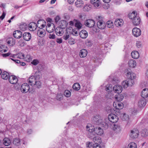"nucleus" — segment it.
Instances as JSON below:
<instances>
[{
    "instance_id": "nucleus-1",
    "label": "nucleus",
    "mask_w": 148,
    "mask_h": 148,
    "mask_svg": "<svg viewBox=\"0 0 148 148\" xmlns=\"http://www.w3.org/2000/svg\"><path fill=\"white\" fill-rule=\"evenodd\" d=\"M118 119L119 117L118 116L114 114H110L108 116V121H104L102 117L97 115L93 117L92 122L95 124L101 125L105 129H107L109 127L111 128L112 126L114 125L113 129L115 130L117 129V126L113 123L117 122Z\"/></svg>"
},
{
    "instance_id": "nucleus-2",
    "label": "nucleus",
    "mask_w": 148,
    "mask_h": 148,
    "mask_svg": "<svg viewBox=\"0 0 148 148\" xmlns=\"http://www.w3.org/2000/svg\"><path fill=\"white\" fill-rule=\"evenodd\" d=\"M127 75L128 79L125 81H123V83H129L130 81H131V83H133L132 81L135 77V74L132 72L129 71L127 73Z\"/></svg>"
},
{
    "instance_id": "nucleus-3",
    "label": "nucleus",
    "mask_w": 148,
    "mask_h": 148,
    "mask_svg": "<svg viewBox=\"0 0 148 148\" xmlns=\"http://www.w3.org/2000/svg\"><path fill=\"white\" fill-rule=\"evenodd\" d=\"M116 114L118 116L120 117L123 121H127L129 119L128 116L125 113L123 114L122 113L121 110H119V112L116 111Z\"/></svg>"
},
{
    "instance_id": "nucleus-4",
    "label": "nucleus",
    "mask_w": 148,
    "mask_h": 148,
    "mask_svg": "<svg viewBox=\"0 0 148 148\" xmlns=\"http://www.w3.org/2000/svg\"><path fill=\"white\" fill-rule=\"evenodd\" d=\"M139 135V131L136 129H133L130 131V136L132 138H137Z\"/></svg>"
},
{
    "instance_id": "nucleus-5",
    "label": "nucleus",
    "mask_w": 148,
    "mask_h": 148,
    "mask_svg": "<svg viewBox=\"0 0 148 148\" xmlns=\"http://www.w3.org/2000/svg\"><path fill=\"white\" fill-rule=\"evenodd\" d=\"M84 24L87 27H92L95 25V22L93 20L89 19L85 21Z\"/></svg>"
},
{
    "instance_id": "nucleus-6",
    "label": "nucleus",
    "mask_w": 148,
    "mask_h": 148,
    "mask_svg": "<svg viewBox=\"0 0 148 148\" xmlns=\"http://www.w3.org/2000/svg\"><path fill=\"white\" fill-rule=\"evenodd\" d=\"M46 29L48 32L51 33L53 32L55 29V25L53 23L48 24L46 26Z\"/></svg>"
},
{
    "instance_id": "nucleus-7",
    "label": "nucleus",
    "mask_w": 148,
    "mask_h": 148,
    "mask_svg": "<svg viewBox=\"0 0 148 148\" xmlns=\"http://www.w3.org/2000/svg\"><path fill=\"white\" fill-rule=\"evenodd\" d=\"M30 89V87L28 84H22L21 87V92L23 93L27 92Z\"/></svg>"
},
{
    "instance_id": "nucleus-8",
    "label": "nucleus",
    "mask_w": 148,
    "mask_h": 148,
    "mask_svg": "<svg viewBox=\"0 0 148 148\" xmlns=\"http://www.w3.org/2000/svg\"><path fill=\"white\" fill-rule=\"evenodd\" d=\"M9 77V81L10 83H17L18 79L16 76L10 75Z\"/></svg>"
},
{
    "instance_id": "nucleus-9",
    "label": "nucleus",
    "mask_w": 148,
    "mask_h": 148,
    "mask_svg": "<svg viewBox=\"0 0 148 148\" xmlns=\"http://www.w3.org/2000/svg\"><path fill=\"white\" fill-rule=\"evenodd\" d=\"M132 34L134 36L137 37L140 35L141 31L139 29L135 27L132 30Z\"/></svg>"
},
{
    "instance_id": "nucleus-10",
    "label": "nucleus",
    "mask_w": 148,
    "mask_h": 148,
    "mask_svg": "<svg viewBox=\"0 0 148 148\" xmlns=\"http://www.w3.org/2000/svg\"><path fill=\"white\" fill-rule=\"evenodd\" d=\"M37 26H38V25H37L35 23L32 22L30 23L29 24L28 27L30 30L34 31L36 29Z\"/></svg>"
},
{
    "instance_id": "nucleus-11",
    "label": "nucleus",
    "mask_w": 148,
    "mask_h": 148,
    "mask_svg": "<svg viewBox=\"0 0 148 148\" xmlns=\"http://www.w3.org/2000/svg\"><path fill=\"white\" fill-rule=\"evenodd\" d=\"M23 37L25 40L28 41L31 38V35L29 32H25L23 34Z\"/></svg>"
},
{
    "instance_id": "nucleus-12",
    "label": "nucleus",
    "mask_w": 148,
    "mask_h": 148,
    "mask_svg": "<svg viewBox=\"0 0 148 148\" xmlns=\"http://www.w3.org/2000/svg\"><path fill=\"white\" fill-rule=\"evenodd\" d=\"M113 89L116 93L118 94L121 92L122 88L121 86L117 84L113 88Z\"/></svg>"
},
{
    "instance_id": "nucleus-13",
    "label": "nucleus",
    "mask_w": 148,
    "mask_h": 148,
    "mask_svg": "<svg viewBox=\"0 0 148 148\" xmlns=\"http://www.w3.org/2000/svg\"><path fill=\"white\" fill-rule=\"evenodd\" d=\"M45 34V31L41 28L38 29L37 32V34L40 37H42L44 36Z\"/></svg>"
},
{
    "instance_id": "nucleus-14",
    "label": "nucleus",
    "mask_w": 148,
    "mask_h": 148,
    "mask_svg": "<svg viewBox=\"0 0 148 148\" xmlns=\"http://www.w3.org/2000/svg\"><path fill=\"white\" fill-rule=\"evenodd\" d=\"M80 37L83 39H85L88 36V34L87 32L85 30H82L79 32Z\"/></svg>"
},
{
    "instance_id": "nucleus-15",
    "label": "nucleus",
    "mask_w": 148,
    "mask_h": 148,
    "mask_svg": "<svg viewBox=\"0 0 148 148\" xmlns=\"http://www.w3.org/2000/svg\"><path fill=\"white\" fill-rule=\"evenodd\" d=\"M117 106H116V104L115 103H114L113 105L116 109H118L117 111L119 112V110L122 109L123 107V104L121 103L117 102Z\"/></svg>"
},
{
    "instance_id": "nucleus-16",
    "label": "nucleus",
    "mask_w": 148,
    "mask_h": 148,
    "mask_svg": "<svg viewBox=\"0 0 148 148\" xmlns=\"http://www.w3.org/2000/svg\"><path fill=\"white\" fill-rule=\"evenodd\" d=\"M141 95L143 98H146L148 97V89L145 88L142 91Z\"/></svg>"
},
{
    "instance_id": "nucleus-17",
    "label": "nucleus",
    "mask_w": 148,
    "mask_h": 148,
    "mask_svg": "<svg viewBox=\"0 0 148 148\" xmlns=\"http://www.w3.org/2000/svg\"><path fill=\"white\" fill-rule=\"evenodd\" d=\"M95 132L97 135H101L103 134V130L100 127H97L95 128Z\"/></svg>"
},
{
    "instance_id": "nucleus-18",
    "label": "nucleus",
    "mask_w": 148,
    "mask_h": 148,
    "mask_svg": "<svg viewBox=\"0 0 148 148\" xmlns=\"http://www.w3.org/2000/svg\"><path fill=\"white\" fill-rule=\"evenodd\" d=\"M132 22L134 25L136 26L140 24V19L139 16H136L134 19L132 20Z\"/></svg>"
},
{
    "instance_id": "nucleus-19",
    "label": "nucleus",
    "mask_w": 148,
    "mask_h": 148,
    "mask_svg": "<svg viewBox=\"0 0 148 148\" xmlns=\"http://www.w3.org/2000/svg\"><path fill=\"white\" fill-rule=\"evenodd\" d=\"M97 25L98 28L101 29H104L106 26L105 23H103L102 21L97 22Z\"/></svg>"
},
{
    "instance_id": "nucleus-20",
    "label": "nucleus",
    "mask_w": 148,
    "mask_h": 148,
    "mask_svg": "<svg viewBox=\"0 0 148 148\" xmlns=\"http://www.w3.org/2000/svg\"><path fill=\"white\" fill-rule=\"evenodd\" d=\"M146 104L145 99H142L139 100L138 102V105L140 107H144Z\"/></svg>"
},
{
    "instance_id": "nucleus-21",
    "label": "nucleus",
    "mask_w": 148,
    "mask_h": 148,
    "mask_svg": "<svg viewBox=\"0 0 148 148\" xmlns=\"http://www.w3.org/2000/svg\"><path fill=\"white\" fill-rule=\"evenodd\" d=\"M75 4L77 8H81L83 6L84 2L82 0H77L75 2Z\"/></svg>"
},
{
    "instance_id": "nucleus-22",
    "label": "nucleus",
    "mask_w": 148,
    "mask_h": 148,
    "mask_svg": "<svg viewBox=\"0 0 148 148\" xmlns=\"http://www.w3.org/2000/svg\"><path fill=\"white\" fill-rule=\"evenodd\" d=\"M90 3L95 7H98L100 4V0H90Z\"/></svg>"
},
{
    "instance_id": "nucleus-23",
    "label": "nucleus",
    "mask_w": 148,
    "mask_h": 148,
    "mask_svg": "<svg viewBox=\"0 0 148 148\" xmlns=\"http://www.w3.org/2000/svg\"><path fill=\"white\" fill-rule=\"evenodd\" d=\"M87 54V50L83 49L80 50L79 55L81 58H84L86 56Z\"/></svg>"
},
{
    "instance_id": "nucleus-24",
    "label": "nucleus",
    "mask_w": 148,
    "mask_h": 148,
    "mask_svg": "<svg viewBox=\"0 0 148 148\" xmlns=\"http://www.w3.org/2000/svg\"><path fill=\"white\" fill-rule=\"evenodd\" d=\"M86 130L89 132L91 133L95 132V128L94 126H92L90 124L88 125L86 127Z\"/></svg>"
},
{
    "instance_id": "nucleus-25",
    "label": "nucleus",
    "mask_w": 148,
    "mask_h": 148,
    "mask_svg": "<svg viewBox=\"0 0 148 148\" xmlns=\"http://www.w3.org/2000/svg\"><path fill=\"white\" fill-rule=\"evenodd\" d=\"M123 24V20L121 19H116L115 22L114 24L117 27L121 26Z\"/></svg>"
},
{
    "instance_id": "nucleus-26",
    "label": "nucleus",
    "mask_w": 148,
    "mask_h": 148,
    "mask_svg": "<svg viewBox=\"0 0 148 148\" xmlns=\"http://www.w3.org/2000/svg\"><path fill=\"white\" fill-rule=\"evenodd\" d=\"M36 79H37L35 78L34 76H31L28 79V83H32L33 82H35V83H36L37 82Z\"/></svg>"
},
{
    "instance_id": "nucleus-27",
    "label": "nucleus",
    "mask_w": 148,
    "mask_h": 148,
    "mask_svg": "<svg viewBox=\"0 0 148 148\" xmlns=\"http://www.w3.org/2000/svg\"><path fill=\"white\" fill-rule=\"evenodd\" d=\"M131 55L132 58L134 59H137L139 56V53L136 51H134L132 52Z\"/></svg>"
},
{
    "instance_id": "nucleus-28",
    "label": "nucleus",
    "mask_w": 148,
    "mask_h": 148,
    "mask_svg": "<svg viewBox=\"0 0 148 148\" xmlns=\"http://www.w3.org/2000/svg\"><path fill=\"white\" fill-rule=\"evenodd\" d=\"M10 75L6 71H4L1 74L2 78L4 80H6L9 78Z\"/></svg>"
},
{
    "instance_id": "nucleus-29",
    "label": "nucleus",
    "mask_w": 148,
    "mask_h": 148,
    "mask_svg": "<svg viewBox=\"0 0 148 148\" xmlns=\"http://www.w3.org/2000/svg\"><path fill=\"white\" fill-rule=\"evenodd\" d=\"M27 26L25 23H22L19 25V28L23 31H25L27 29Z\"/></svg>"
},
{
    "instance_id": "nucleus-30",
    "label": "nucleus",
    "mask_w": 148,
    "mask_h": 148,
    "mask_svg": "<svg viewBox=\"0 0 148 148\" xmlns=\"http://www.w3.org/2000/svg\"><path fill=\"white\" fill-rule=\"evenodd\" d=\"M129 66L131 67L134 68L136 65V62L133 60H130L128 62Z\"/></svg>"
},
{
    "instance_id": "nucleus-31",
    "label": "nucleus",
    "mask_w": 148,
    "mask_h": 148,
    "mask_svg": "<svg viewBox=\"0 0 148 148\" xmlns=\"http://www.w3.org/2000/svg\"><path fill=\"white\" fill-rule=\"evenodd\" d=\"M114 97L115 99L119 101H122L123 99V95H122L119 94V93L115 95Z\"/></svg>"
},
{
    "instance_id": "nucleus-32",
    "label": "nucleus",
    "mask_w": 148,
    "mask_h": 148,
    "mask_svg": "<svg viewBox=\"0 0 148 148\" xmlns=\"http://www.w3.org/2000/svg\"><path fill=\"white\" fill-rule=\"evenodd\" d=\"M108 82H111L113 83H118L120 82V80L116 77H115L113 78L112 79L110 78Z\"/></svg>"
},
{
    "instance_id": "nucleus-33",
    "label": "nucleus",
    "mask_w": 148,
    "mask_h": 148,
    "mask_svg": "<svg viewBox=\"0 0 148 148\" xmlns=\"http://www.w3.org/2000/svg\"><path fill=\"white\" fill-rule=\"evenodd\" d=\"M138 16L137 15V12L135 11L133 12L132 13L130 14H129V18L132 20L134 19L136 17Z\"/></svg>"
},
{
    "instance_id": "nucleus-34",
    "label": "nucleus",
    "mask_w": 148,
    "mask_h": 148,
    "mask_svg": "<svg viewBox=\"0 0 148 148\" xmlns=\"http://www.w3.org/2000/svg\"><path fill=\"white\" fill-rule=\"evenodd\" d=\"M7 43L10 46H13L15 43V41L12 38H9L7 40Z\"/></svg>"
},
{
    "instance_id": "nucleus-35",
    "label": "nucleus",
    "mask_w": 148,
    "mask_h": 148,
    "mask_svg": "<svg viewBox=\"0 0 148 148\" xmlns=\"http://www.w3.org/2000/svg\"><path fill=\"white\" fill-rule=\"evenodd\" d=\"M113 88L111 84H108L105 86V90L108 92H110L112 90Z\"/></svg>"
},
{
    "instance_id": "nucleus-36",
    "label": "nucleus",
    "mask_w": 148,
    "mask_h": 148,
    "mask_svg": "<svg viewBox=\"0 0 148 148\" xmlns=\"http://www.w3.org/2000/svg\"><path fill=\"white\" fill-rule=\"evenodd\" d=\"M60 24L59 27H61L62 28L65 29L66 28L67 23L66 21L62 20L60 21Z\"/></svg>"
},
{
    "instance_id": "nucleus-37",
    "label": "nucleus",
    "mask_w": 148,
    "mask_h": 148,
    "mask_svg": "<svg viewBox=\"0 0 148 148\" xmlns=\"http://www.w3.org/2000/svg\"><path fill=\"white\" fill-rule=\"evenodd\" d=\"M141 136L143 137H146L148 136V130L144 129L141 132Z\"/></svg>"
},
{
    "instance_id": "nucleus-38",
    "label": "nucleus",
    "mask_w": 148,
    "mask_h": 148,
    "mask_svg": "<svg viewBox=\"0 0 148 148\" xmlns=\"http://www.w3.org/2000/svg\"><path fill=\"white\" fill-rule=\"evenodd\" d=\"M3 144L6 146H8L10 145L11 142L10 140L7 138H5L3 139Z\"/></svg>"
},
{
    "instance_id": "nucleus-39",
    "label": "nucleus",
    "mask_w": 148,
    "mask_h": 148,
    "mask_svg": "<svg viewBox=\"0 0 148 148\" xmlns=\"http://www.w3.org/2000/svg\"><path fill=\"white\" fill-rule=\"evenodd\" d=\"M34 72V76L37 79H38L40 78V71L38 70H36Z\"/></svg>"
},
{
    "instance_id": "nucleus-40",
    "label": "nucleus",
    "mask_w": 148,
    "mask_h": 148,
    "mask_svg": "<svg viewBox=\"0 0 148 148\" xmlns=\"http://www.w3.org/2000/svg\"><path fill=\"white\" fill-rule=\"evenodd\" d=\"M127 148H137V145L134 142H131L128 144Z\"/></svg>"
},
{
    "instance_id": "nucleus-41",
    "label": "nucleus",
    "mask_w": 148,
    "mask_h": 148,
    "mask_svg": "<svg viewBox=\"0 0 148 148\" xmlns=\"http://www.w3.org/2000/svg\"><path fill=\"white\" fill-rule=\"evenodd\" d=\"M72 87L74 90H78L80 89V86L79 84H73Z\"/></svg>"
},
{
    "instance_id": "nucleus-42",
    "label": "nucleus",
    "mask_w": 148,
    "mask_h": 148,
    "mask_svg": "<svg viewBox=\"0 0 148 148\" xmlns=\"http://www.w3.org/2000/svg\"><path fill=\"white\" fill-rule=\"evenodd\" d=\"M31 86H32L33 89H35L36 88H39L41 87V84H31Z\"/></svg>"
},
{
    "instance_id": "nucleus-43",
    "label": "nucleus",
    "mask_w": 148,
    "mask_h": 148,
    "mask_svg": "<svg viewBox=\"0 0 148 148\" xmlns=\"http://www.w3.org/2000/svg\"><path fill=\"white\" fill-rule=\"evenodd\" d=\"M64 95L66 97H69L71 95V92L69 90H66L64 91Z\"/></svg>"
},
{
    "instance_id": "nucleus-44",
    "label": "nucleus",
    "mask_w": 148,
    "mask_h": 148,
    "mask_svg": "<svg viewBox=\"0 0 148 148\" xmlns=\"http://www.w3.org/2000/svg\"><path fill=\"white\" fill-rule=\"evenodd\" d=\"M75 26L78 29H79L82 27V25L80 22L77 21L75 23Z\"/></svg>"
},
{
    "instance_id": "nucleus-45",
    "label": "nucleus",
    "mask_w": 148,
    "mask_h": 148,
    "mask_svg": "<svg viewBox=\"0 0 148 148\" xmlns=\"http://www.w3.org/2000/svg\"><path fill=\"white\" fill-rule=\"evenodd\" d=\"M25 60L28 62H30L33 59V57L29 55H27L25 57Z\"/></svg>"
},
{
    "instance_id": "nucleus-46",
    "label": "nucleus",
    "mask_w": 148,
    "mask_h": 148,
    "mask_svg": "<svg viewBox=\"0 0 148 148\" xmlns=\"http://www.w3.org/2000/svg\"><path fill=\"white\" fill-rule=\"evenodd\" d=\"M68 42L69 44L72 45L75 43V41L74 39L71 38L68 39Z\"/></svg>"
},
{
    "instance_id": "nucleus-47",
    "label": "nucleus",
    "mask_w": 148,
    "mask_h": 148,
    "mask_svg": "<svg viewBox=\"0 0 148 148\" xmlns=\"http://www.w3.org/2000/svg\"><path fill=\"white\" fill-rule=\"evenodd\" d=\"M18 30L14 31L13 33V36L16 38H18Z\"/></svg>"
},
{
    "instance_id": "nucleus-48",
    "label": "nucleus",
    "mask_w": 148,
    "mask_h": 148,
    "mask_svg": "<svg viewBox=\"0 0 148 148\" xmlns=\"http://www.w3.org/2000/svg\"><path fill=\"white\" fill-rule=\"evenodd\" d=\"M93 144L92 142H89L86 144V147L87 148H94Z\"/></svg>"
},
{
    "instance_id": "nucleus-49",
    "label": "nucleus",
    "mask_w": 148,
    "mask_h": 148,
    "mask_svg": "<svg viewBox=\"0 0 148 148\" xmlns=\"http://www.w3.org/2000/svg\"><path fill=\"white\" fill-rule=\"evenodd\" d=\"M63 96L62 94L61 93L58 94L56 96V99L57 100L59 101L62 99Z\"/></svg>"
},
{
    "instance_id": "nucleus-50",
    "label": "nucleus",
    "mask_w": 148,
    "mask_h": 148,
    "mask_svg": "<svg viewBox=\"0 0 148 148\" xmlns=\"http://www.w3.org/2000/svg\"><path fill=\"white\" fill-rule=\"evenodd\" d=\"M113 25V23L111 21H108L107 22V26L108 27H111Z\"/></svg>"
},
{
    "instance_id": "nucleus-51",
    "label": "nucleus",
    "mask_w": 148,
    "mask_h": 148,
    "mask_svg": "<svg viewBox=\"0 0 148 148\" xmlns=\"http://www.w3.org/2000/svg\"><path fill=\"white\" fill-rule=\"evenodd\" d=\"M6 50L5 49V46L3 45H1L0 46V52L3 53L5 52L6 51Z\"/></svg>"
},
{
    "instance_id": "nucleus-52",
    "label": "nucleus",
    "mask_w": 148,
    "mask_h": 148,
    "mask_svg": "<svg viewBox=\"0 0 148 148\" xmlns=\"http://www.w3.org/2000/svg\"><path fill=\"white\" fill-rule=\"evenodd\" d=\"M86 44L87 46L88 47H90L92 46V43L90 40H89L88 39H87L86 41Z\"/></svg>"
},
{
    "instance_id": "nucleus-53",
    "label": "nucleus",
    "mask_w": 148,
    "mask_h": 148,
    "mask_svg": "<svg viewBox=\"0 0 148 148\" xmlns=\"http://www.w3.org/2000/svg\"><path fill=\"white\" fill-rule=\"evenodd\" d=\"M45 23V21L43 20H39L37 22V25H38L37 27H38L40 25L39 24L41 25L42 23Z\"/></svg>"
},
{
    "instance_id": "nucleus-54",
    "label": "nucleus",
    "mask_w": 148,
    "mask_h": 148,
    "mask_svg": "<svg viewBox=\"0 0 148 148\" xmlns=\"http://www.w3.org/2000/svg\"><path fill=\"white\" fill-rule=\"evenodd\" d=\"M84 10L86 11H88L90 10V7L89 5H85L84 7Z\"/></svg>"
},
{
    "instance_id": "nucleus-55",
    "label": "nucleus",
    "mask_w": 148,
    "mask_h": 148,
    "mask_svg": "<svg viewBox=\"0 0 148 148\" xmlns=\"http://www.w3.org/2000/svg\"><path fill=\"white\" fill-rule=\"evenodd\" d=\"M64 29V28H61V27H60V32H59V34H58V36H61L62 35L64 32V31L63 29Z\"/></svg>"
},
{
    "instance_id": "nucleus-56",
    "label": "nucleus",
    "mask_w": 148,
    "mask_h": 148,
    "mask_svg": "<svg viewBox=\"0 0 148 148\" xmlns=\"http://www.w3.org/2000/svg\"><path fill=\"white\" fill-rule=\"evenodd\" d=\"M70 37V35L69 34H65L63 36V38L65 40L68 39Z\"/></svg>"
},
{
    "instance_id": "nucleus-57",
    "label": "nucleus",
    "mask_w": 148,
    "mask_h": 148,
    "mask_svg": "<svg viewBox=\"0 0 148 148\" xmlns=\"http://www.w3.org/2000/svg\"><path fill=\"white\" fill-rule=\"evenodd\" d=\"M136 44L137 47L138 48H140L141 47L142 43L140 41H137Z\"/></svg>"
},
{
    "instance_id": "nucleus-58",
    "label": "nucleus",
    "mask_w": 148,
    "mask_h": 148,
    "mask_svg": "<svg viewBox=\"0 0 148 148\" xmlns=\"http://www.w3.org/2000/svg\"><path fill=\"white\" fill-rule=\"evenodd\" d=\"M39 63L38 61L37 60H34L32 62H31V63L34 65H36Z\"/></svg>"
},
{
    "instance_id": "nucleus-59",
    "label": "nucleus",
    "mask_w": 148,
    "mask_h": 148,
    "mask_svg": "<svg viewBox=\"0 0 148 148\" xmlns=\"http://www.w3.org/2000/svg\"><path fill=\"white\" fill-rule=\"evenodd\" d=\"M93 142L95 143V144H97V143L99 142L100 140H99L97 137H95L93 139Z\"/></svg>"
},
{
    "instance_id": "nucleus-60",
    "label": "nucleus",
    "mask_w": 148,
    "mask_h": 148,
    "mask_svg": "<svg viewBox=\"0 0 148 148\" xmlns=\"http://www.w3.org/2000/svg\"><path fill=\"white\" fill-rule=\"evenodd\" d=\"M96 19L98 21V22L102 21V17L100 16H97L95 17Z\"/></svg>"
},
{
    "instance_id": "nucleus-61",
    "label": "nucleus",
    "mask_w": 148,
    "mask_h": 148,
    "mask_svg": "<svg viewBox=\"0 0 148 148\" xmlns=\"http://www.w3.org/2000/svg\"><path fill=\"white\" fill-rule=\"evenodd\" d=\"M25 58V55L22 53H19V59H23Z\"/></svg>"
},
{
    "instance_id": "nucleus-62",
    "label": "nucleus",
    "mask_w": 148,
    "mask_h": 148,
    "mask_svg": "<svg viewBox=\"0 0 148 148\" xmlns=\"http://www.w3.org/2000/svg\"><path fill=\"white\" fill-rule=\"evenodd\" d=\"M13 143L14 145H18V139L17 138L14 139Z\"/></svg>"
},
{
    "instance_id": "nucleus-63",
    "label": "nucleus",
    "mask_w": 148,
    "mask_h": 148,
    "mask_svg": "<svg viewBox=\"0 0 148 148\" xmlns=\"http://www.w3.org/2000/svg\"><path fill=\"white\" fill-rule=\"evenodd\" d=\"M20 45H19L21 47H23L25 45V42L23 40H21L19 41Z\"/></svg>"
},
{
    "instance_id": "nucleus-64",
    "label": "nucleus",
    "mask_w": 148,
    "mask_h": 148,
    "mask_svg": "<svg viewBox=\"0 0 148 148\" xmlns=\"http://www.w3.org/2000/svg\"><path fill=\"white\" fill-rule=\"evenodd\" d=\"M49 37L50 39H54L55 38V35L54 34H50L49 35Z\"/></svg>"
}]
</instances>
